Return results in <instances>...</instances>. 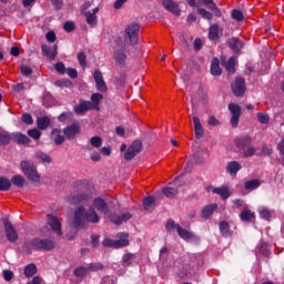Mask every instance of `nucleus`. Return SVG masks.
<instances>
[{"label": "nucleus", "instance_id": "obj_46", "mask_svg": "<svg viewBox=\"0 0 284 284\" xmlns=\"http://www.w3.org/2000/svg\"><path fill=\"white\" fill-rule=\"evenodd\" d=\"M27 134L31 136V139H34V141H39V139H41V131H39V129H31Z\"/></svg>", "mask_w": 284, "mask_h": 284}, {"label": "nucleus", "instance_id": "obj_20", "mask_svg": "<svg viewBox=\"0 0 284 284\" xmlns=\"http://www.w3.org/2000/svg\"><path fill=\"white\" fill-rule=\"evenodd\" d=\"M240 219L244 223H252L256 219V215L250 209H243L240 213Z\"/></svg>", "mask_w": 284, "mask_h": 284}, {"label": "nucleus", "instance_id": "obj_33", "mask_svg": "<svg viewBox=\"0 0 284 284\" xmlns=\"http://www.w3.org/2000/svg\"><path fill=\"white\" fill-rule=\"evenodd\" d=\"M178 234H179V236H181L183 239V241H190V240L194 239V235L190 231H187L181 226H178Z\"/></svg>", "mask_w": 284, "mask_h": 284}, {"label": "nucleus", "instance_id": "obj_7", "mask_svg": "<svg viewBox=\"0 0 284 284\" xmlns=\"http://www.w3.org/2000/svg\"><path fill=\"white\" fill-rule=\"evenodd\" d=\"M2 223L8 241H10V243H16V241L19 240V234L17 233V230H14V226H12V223L6 217L2 220Z\"/></svg>", "mask_w": 284, "mask_h": 284}, {"label": "nucleus", "instance_id": "obj_55", "mask_svg": "<svg viewBox=\"0 0 284 284\" xmlns=\"http://www.w3.org/2000/svg\"><path fill=\"white\" fill-rule=\"evenodd\" d=\"M20 72H21V74H23V77H30V74H32V68H30L28 65H21Z\"/></svg>", "mask_w": 284, "mask_h": 284}, {"label": "nucleus", "instance_id": "obj_36", "mask_svg": "<svg viewBox=\"0 0 284 284\" xmlns=\"http://www.w3.org/2000/svg\"><path fill=\"white\" fill-rule=\"evenodd\" d=\"M258 214L261 219H264L265 221H270V219H272V212L265 206H261L258 209Z\"/></svg>", "mask_w": 284, "mask_h": 284}, {"label": "nucleus", "instance_id": "obj_53", "mask_svg": "<svg viewBox=\"0 0 284 284\" xmlns=\"http://www.w3.org/2000/svg\"><path fill=\"white\" fill-rule=\"evenodd\" d=\"M134 258H136L134 254L128 253L122 257V261L125 265H130L131 261H134Z\"/></svg>", "mask_w": 284, "mask_h": 284}, {"label": "nucleus", "instance_id": "obj_12", "mask_svg": "<svg viewBox=\"0 0 284 284\" xmlns=\"http://www.w3.org/2000/svg\"><path fill=\"white\" fill-rule=\"evenodd\" d=\"M73 110H74L75 114L83 116V114H85V112H88L90 110H94V104H92V102H90V101L81 100L79 105H75L73 108Z\"/></svg>", "mask_w": 284, "mask_h": 284}, {"label": "nucleus", "instance_id": "obj_19", "mask_svg": "<svg viewBox=\"0 0 284 284\" xmlns=\"http://www.w3.org/2000/svg\"><path fill=\"white\" fill-rule=\"evenodd\" d=\"M41 50L42 54L47 57V59H50V61H54V59H57V45H53V48L50 49L48 44H42Z\"/></svg>", "mask_w": 284, "mask_h": 284}, {"label": "nucleus", "instance_id": "obj_39", "mask_svg": "<svg viewBox=\"0 0 284 284\" xmlns=\"http://www.w3.org/2000/svg\"><path fill=\"white\" fill-rule=\"evenodd\" d=\"M164 196H168V199H172V196H176L179 191L172 186H166L162 190Z\"/></svg>", "mask_w": 284, "mask_h": 284}, {"label": "nucleus", "instance_id": "obj_25", "mask_svg": "<svg viewBox=\"0 0 284 284\" xmlns=\"http://www.w3.org/2000/svg\"><path fill=\"white\" fill-rule=\"evenodd\" d=\"M226 170L231 176H236L239 174V171L241 170V163L237 161H231L229 162Z\"/></svg>", "mask_w": 284, "mask_h": 284}, {"label": "nucleus", "instance_id": "obj_4", "mask_svg": "<svg viewBox=\"0 0 284 284\" xmlns=\"http://www.w3.org/2000/svg\"><path fill=\"white\" fill-rule=\"evenodd\" d=\"M139 30H141L139 24H129L125 29V42L130 45H136V43H139Z\"/></svg>", "mask_w": 284, "mask_h": 284}, {"label": "nucleus", "instance_id": "obj_15", "mask_svg": "<svg viewBox=\"0 0 284 284\" xmlns=\"http://www.w3.org/2000/svg\"><path fill=\"white\" fill-rule=\"evenodd\" d=\"M209 192H212L213 194H217L219 196H221L222 201H226V199H230L231 193H230V187L223 185L220 187H214L211 186L209 189Z\"/></svg>", "mask_w": 284, "mask_h": 284}, {"label": "nucleus", "instance_id": "obj_49", "mask_svg": "<svg viewBox=\"0 0 284 284\" xmlns=\"http://www.w3.org/2000/svg\"><path fill=\"white\" fill-rule=\"evenodd\" d=\"M179 227H181V225L174 223L173 220H169L166 222V230H168V232H174V230H176V232H178Z\"/></svg>", "mask_w": 284, "mask_h": 284}, {"label": "nucleus", "instance_id": "obj_62", "mask_svg": "<svg viewBox=\"0 0 284 284\" xmlns=\"http://www.w3.org/2000/svg\"><path fill=\"white\" fill-rule=\"evenodd\" d=\"M78 61L82 68H85V64H87L85 53H83V52L78 53Z\"/></svg>", "mask_w": 284, "mask_h": 284}, {"label": "nucleus", "instance_id": "obj_64", "mask_svg": "<svg viewBox=\"0 0 284 284\" xmlns=\"http://www.w3.org/2000/svg\"><path fill=\"white\" fill-rule=\"evenodd\" d=\"M12 276H14V273H12V271H3L4 281H12Z\"/></svg>", "mask_w": 284, "mask_h": 284}, {"label": "nucleus", "instance_id": "obj_52", "mask_svg": "<svg viewBox=\"0 0 284 284\" xmlns=\"http://www.w3.org/2000/svg\"><path fill=\"white\" fill-rule=\"evenodd\" d=\"M22 123H26L27 125H32L34 123V120L32 119V115L30 113L22 114Z\"/></svg>", "mask_w": 284, "mask_h": 284}, {"label": "nucleus", "instance_id": "obj_8", "mask_svg": "<svg viewBox=\"0 0 284 284\" xmlns=\"http://www.w3.org/2000/svg\"><path fill=\"white\" fill-rule=\"evenodd\" d=\"M47 223L50 225L51 230L57 234V236H63V232H61V220H59V217L49 214L47 215Z\"/></svg>", "mask_w": 284, "mask_h": 284}, {"label": "nucleus", "instance_id": "obj_37", "mask_svg": "<svg viewBox=\"0 0 284 284\" xmlns=\"http://www.w3.org/2000/svg\"><path fill=\"white\" fill-rule=\"evenodd\" d=\"M73 274L79 278H83V276H88L90 273L88 271V266H79L73 271Z\"/></svg>", "mask_w": 284, "mask_h": 284}, {"label": "nucleus", "instance_id": "obj_44", "mask_svg": "<svg viewBox=\"0 0 284 284\" xmlns=\"http://www.w3.org/2000/svg\"><path fill=\"white\" fill-rule=\"evenodd\" d=\"M10 186H11L10 180L0 178V190L2 192H8V190H10Z\"/></svg>", "mask_w": 284, "mask_h": 284}, {"label": "nucleus", "instance_id": "obj_22", "mask_svg": "<svg viewBox=\"0 0 284 284\" xmlns=\"http://www.w3.org/2000/svg\"><path fill=\"white\" fill-rule=\"evenodd\" d=\"M236 146L240 148V150H245V148H250L252 145V138L245 135L236 138L235 140Z\"/></svg>", "mask_w": 284, "mask_h": 284}, {"label": "nucleus", "instance_id": "obj_32", "mask_svg": "<svg viewBox=\"0 0 284 284\" xmlns=\"http://www.w3.org/2000/svg\"><path fill=\"white\" fill-rule=\"evenodd\" d=\"M52 138L55 143V145H61L65 141V138L61 134V130L53 129L52 130Z\"/></svg>", "mask_w": 284, "mask_h": 284}, {"label": "nucleus", "instance_id": "obj_13", "mask_svg": "<svg viewBox=\"0 0 284 284\" xmlns=\"http://www.w3.org/2000/svg\"><path fill=\"white\" fill-rule=\"evenodd\" d=\"M232 90L235 97H243L245 94V80L243 78H236L232 83Z\"/></svg>", "mask_w": 284, "mask_h": 284}, {"label": "nucleus", "instance_id": "obj_10", "mask_svg": "<svg viewBox=\"0 0 284 284\" xmlns=\"http://www.w3.org/2000/svg\"><path fill=\"white\" fill-rule=\"evenodd\" d=\"M141 141H134L124 153L125 161H132V159H134V156L141 152Z\"/></svg>", "mask_w": 284, "mask_h": 284}, {"label": "nucleus", "instance_id": "obj_50", "mask_svg": "<svg viewBox=\"0 0 284 284\" xmlns=\"http://www.w3.org/2000/svg\"><path fill=\"white\" fill-rule=\"evenodd\" d=\"M36 156L37 159L42 161V163H50L52 161V159H50L49 155L43 152H38Z\"/></svg>", "mask_w": 284, "mask_h": 284}, {"label": "nucleus", "instance_id": "obj_6", "mask_svg": "<svg viewBox=\"0 0 284 284\" xmlns=\"http://www.w3.org/2000/svg\"><path fill=\"white\" fill-rule=\"evenodd\" d=\"M21 170L29 181H33L34 183H39V181H41V175L37 172V168L28 161L21 162Z\"/></svg>", "mask_w": 284, "mask_h": 284}, {"label": "nucleus", "instance_id": "obj_11", "mask_svg": "<svg viewBox=\"0 0 284 284\" xmlns=\"http://www.w3.org/2000/svg\"><path fill=\"white\" fill-rule=\"evenodd\" d=\"M93 79L99 92H108V84H105V80H103V73L99 70L93 71Z\"/></svg>", "mask_w": 284, "mask_h": 284}, {"label": "nucleus", "instance_id": "obj_63", "mask_svg": "<svg viewBox=\"0 0 284 284\" xmlns=\"http://www.w3.org/2000/svg\"><path fill=\"white\" fill-rule=\"evenodd\" d=\"M67 74H69L71 79H77L79 77V72H77L75 69L72 68L67 70Z\"/></svg>", "mask_w": 284, "mask_h": 284}, {"label": "nucleus", "instance_id": "obj_1", "mask_svg": "<svg viewBox=\"0 0 284 284\" xmlns=\"http://www.w3.org/2000/svg\"><path fill=\"white\" fill-rule=\"evenodd\" d=\"M94 207L98 212H102V214L108 213V203L103 199L98 197L93 201V205H90L88 209L85 206H78L75 209L71 225L73 227H85L87 223H99L101 217H99Z\"/></svg>", "mask_w": 284, "mask_h": 284}, {"label": "nucleus", "instance_id": "obj_2", "mask_svg": "<svg viewBox=\"0 0 284 284\" xmlns=\"http://www.w3.org/2000/svg\"><path fill=\"white\" fill-rule=\"evenodd\" d=\"M91 6V2H84L81 8V13L85 18L88 26L94 28V26L99 23V19L97 18V14H99V7H95L94 9H92V11H90Z\"/></svg>", "mask_w": 284, "mask_h": 284}, {"label": "nucleus", "instance_id": "obj_18", "mask_svg": "<svg viewBox=\"0 0 284 284\" xmlns=\"http://www.w3.org/2000/svg\"><path fill=\"white\" fill-rule=\"evenodd\" d=\"M80 132L81 128L77 123L69 125L63 130V133L67 136V139H74L75 134H79Z\"/></svg>", "mask_w": 284, "mask_h": 284}, {"label": "nucleus", "instance_id": "obj_30", "mask_svg": "<svg viewBox=\"0 0 284 284\" xmlns=\"http://www.w3.org/2000/svg\"><path fill=\"white\" fill-rule=\"evenodd\" d=\"M37 125L39 130H48V128L50 126V118L49 116L38 118Z\"/></svg>", "mask_w": 284, "mask_h": 284}, {"label": "nucleus", "instance_id": "obj_3", "mask_svg": "<svg viewBox=\"0 0 284 284\" xmlns=\"http://www.w3.org/2000/svg\"><path fill=\"white\" fill-rule=\"evenodd\" d=\"M29 245L32 247V250L43 251V252H50V250H54V241L50 239H33L29 242Z\"/></svg>", "mask_w": 284, "mask_h": 284}, {"label": "nucleus", "instance_id": "obj_47", "mask_svg": "<svg viewBox=\"0 0 284 284\" xmlns=\"http://www.w3.org/2000/svg\"><path fill=\"white\" fill-rule=\"evenodd\" d=\"M91 101H92V103H94L93 104L94 109L99 108V102L103 101V95L101 93H93L91 95Z\"/></svg>", "mask_w": 284, "mask_h": 284}, {"label": "nucleus", "instance_id": "obj_61", "mask_svg": "<svg viewBox=\"0 0 284 284\" xmlns=\"http://www.w3.org/2000/svg\"><path fill=\"white\" fill-rule=\"evenodd\" d=\"M63 28H64L65 32H72L74 30L75 26H74V22L68 21L64 23Z\"/></svg>", "mask_w": 284, "mask_h": 284}, {"label": "nucleus", "instance_id": "obj_38", "mask_svg": "<svg viewBox=\"0 0 284 284\" xmlns=\"http://www.w3.org/2000/svg\"><path fill=\"white\" fill-rule=\"evenodd\" d=\"M37 274V265L34 264H29L24 267V276L27 278H32V275Z\"/></svg>", "mask_w": 284, "mask_h": 284}, {"label": "nucleus", "instance_id": "obj_17", "mask_svg": "<svg viewBox=\"0 0 284 284\" xmlns=\"http://www.w3.org/2000/svg\"><path fill=\"white\" fill-rule=\"evenodd\" d=\"M109 219L111 223H114V225H121V223H125V221H130V219H132V214L128 212L121 215L111 214Z\"/></svg>", "mask_w": 284, "mask_h": 284}, {"label": "nucleus", "instance_id": "obj_26", "mask_svg": "<svg viewBox=\"0 0 284 284\" xmlns=\"http://www.w3.org/2000/svg\"><path fill=\"white\" fill-rule=\"evenodd\" d=\"M222 72L221 62L217 58H214L211 63V74H213V77H221Z\"/></svg>", "mask_w": 284, "mask_h": 284}, {"label": "nucleus", "instance_id": "obj_29", "mask_svg": "<svg viewBox=\"0 0 284 284\" xmlns=\"http://www.w3.org/2000/svg\"><path fill=\"white\" fill-rule=\"evenodd\" d=\"M114 59L119 65H123L128 55H125V51L123 49H118L114 51Z\"/></svg>", "mask_w": 284, "mask_h": 284}, {"label": "nucleus", "instance_id": "obj_31", "mask_svg": "<svg viewBox=\"0 0 284 284\" xmlns=\"http://www.w3.org/2000/svg\"><path fill=\"white\" fill-rule=\"evenodd\" d=\"M219 207L216 204H210L203 207L202 210V219H207L209 216H212L214 214V211Z\"/></svg>", "mask_w": 284, "mask_h": 284}, {"label": "nucleus", "instance_id": "obj_40", "mask_svg": "<svg viewBox=\"0 0 284 284\" xmlns=\"http://www.w3.org/2000/svg\"><path fill=\"white\" fill-rule=\"evenodd\" d=\"M10 134L6 131H0V145H8L10 143Z\"/></svg>", "mask_w": 284, "mask_h": 284}, {"label": "nucleus", "instance_id": "obj_35", "mask_svg": "<svg viewBox=\"0 0 284 284\" xmlns=\"http://www.w3.org/2000/svg\"><path fill=\"white\" fill-rule=\"evenodd\" d=\"M199 16L202 17V19H206V21H212L214 18V14L204 8L197 7Z\"/></svg>", "mask_w": 284, "mask_h": 284}, {"label": "nucleus", "instance_id": "obj_41", "mask_svg": "<svg viewBox=\"0 0 284 284\" xmlns=\"http://www.w3.org/2000/svg\"><path fill=\"white\" fill-rule=\"evenodd\" d=\"M257 121L262 125H267V123H270V115L267 113L260 112L257 113Z\"/></svg>", "mask_w": 284, "mask_h": 284}, {"label": "nucleus", "instance_id": "obj_14", "mask_svg": "<svg viewBox=\"0 0 284 284\" xmlns=\"http://www.w3.org/2000/svg\"><path fill=\"white\" fill-rule=\"evenodd\" d=\"M163 7L168 12H171V14H174L175 17H181V8L179 7L178 2H174L173 0H164Z\"/></svg>", "mask_w": 284, "mask_h": 284}, {"label": "nucleus", "instance_id": "obj_51", "mask_svg": "<svg viewBox=\"0 0 284 284\" xmlns=\"http://www.w3.org/2000/svg\"><path fill=\"white\" fill-rule=\"evenodd\" d=\"M91 145L93 148H101V145H103V140H101L99 136H93L91 138Z\"/></svg>", "mask_w": 284, "mask_h": 284}, {"label": "nucleus", "instance_id": "obj_58", "mask_svg": "<svg viewBox=\"0 0 284 284\" xmlns=\"http://www.w3.org/2000/svg\"><path fill=\"white\" fill-rule=\"evenodd\" d=\"M202 3H203L209 10H214V9H216V4L214 3V0H202Z\"/></svg>", "mask_w": 284, "mask_h": 284}, {"label": "nucleus", "instance_id": "obj_23", "mask_svg": "<svg viewBox=\"0 0 284 284\" xmlns=\"http://www.w3.org/2000/svg\"><path fill=\"white\" fill-rule=\"evenodd\" d=\"M13 141L18 143V145H30V138L23 133H14Z\"/></svg>", "mask_w": 284, "mask_h": 284}, {"label": "nucleus", "instance_id": "obj_54", "mask_svg": "<svg viewBox=\"0 0 284 284\" xmlns=\"http://www.w3.org/2000/svg\"><path fill=\"white\" fill-rule=\"evenodd\" d=\"M55 71L59 72V74H65L67 69H65V64H63V62H58L54 65Z\"/></svg>", "mask_w": 284, "mask_h": 284}, {"label": "nucleus", "instance_id": "obj_28", "mask_svg": "<svg viewBox=\"0 0 284 284\" xmlns=\"http://www.w3.org/2000/svg\"><path fill=\"white\" fill-rule=\"evenodd\" d=\"M219 30H220V27L216 23H213L209 28V39H210V41H219Z\"/></svg>", "mask_w": 284, "mask_h": 284}, {"label": "nucleus", "instance_id": "obj_57", "mask_svg": "<svg viewBox=\"0 0 284 284\" xmlns=\"http://www.w3.org/2000/svg\"><path fill=\"white\" fill-rule=\"evenodd\" d=\"M243 150H244V156H254V152H256V149H254V148L252 146V144L248 145V146H246V148L243 149Z\"/></svg>", "mask_w": 284, "mask_h": 284}, {"label": "nucleus", "instance_id": "obj_59", "mask_svg": "<svg viewBox=\"0 0 284 284\" xmlns=\"http://www.w3.org/2000/svg\"><path fill=\"white\" fill-rule=\"evenodd\" d=\"M45 38L49 43H54L57 41V34L54 33V31H49Z\"/></svg>", "mask_w": 284, "mask_h": 284}, {"label": "nucleus", "instance_id": "obj_43", "mask_svg": "<svg viewBox=\"0 0 284 284\" xmlns=\"http://www.w3.org/2000/svg\"><path fill=\"white\" fill-rule=\"evenodd\" d=\"M13 185H17V187H23L26 185V179L21 175H16L12 178Z\"/></svg>", "mask_w": 284, "mask_h": 284}, {"label": "nucleus", "instance_id": "obj_42", "mask_svg": "<svg viewBox=\"0 0 284 284\" xmlns=\"http://www.w3.org/2000/svg\"><path fill=\"white\" fill-rule=\"evenodd\" d=\"M257 187H261L258 180H251L245 183V190H256Z\"/></svg>", "mask_w": 284, "mask_h": 284}, {"label": "nucleus", "instance_id": "obj_16", "mask_svg": "<svg viewBox=\"0 0 284 284\" xmlns=\"http://www.w3.org/2000/svg\"><path fill=\"white\" fill-rule=\"evenodd\" d=\"M92 196L90 195H70L67 201L71 205H79V203H90Z\"/></svg>", "mask_w": 284, "mask_h": 284}, {"label": "nucleus", "instance_id": "obj_9", "mask_svg": "<svg viewBox=\"0 0 284 284\" xmlns=\"http://www.w3.org/2000/svg\"><path fill=\"white\" fill-rule=\"evenodd\" d=\"M229 110L232 114L231 125H232V128H237L239 126V120L241 119V106L239 104L231 103L229 105Z\"/></svg>", "mask_w": 284, "mask_h": 284}, {"label": "nucleus", "instance_id": "obj_27", "mask_svg": "<svg viewBox=\"0 0 284 284\" xmlns=\"http://www.w3.org/2000/svg\"><path fill=\"white\" fill-rule=\"evenodd\" d=\"M243 45H244L243 41L236 38H232L229 40V47L231 48V50H233V52H241V49L243 48Z\"/></svg>", "mask_w": 284, "mask_h": 284}, {"label": "nucleus", "instance_id": "obj_48", "mask_svg": "<svg viewBox=\"0 0 284 284\" xmlns=\"http://www.w3.org/2000/svg\"><path fill=\"white\" fill-rule=\"evenodd\" d=\"M231 17L235 21H243V19H245V16H243V12H241V10H236V9L232 11Z\"/></svg>", "mask_w": 284, "mask_h": 284}, {"label": "nucleus", "instance_id": "obj_21", "mask_svg": "<svg viewBox=\"0 0 284 284\" xmlns=\"http://www.w3.org/2000/svg\"><path fill=\"white\" fill-rule=\"evenodd\" d=\"M193 125L196 139H203V125L201 124V119L199 116H193Z\"/></svg>", "mask_w": 284, "mask_h": 284}, {"label": "nucleus", "instance_id": "obj_56", "mask_svg": "<svg viewBox=\"0 0 284 284\" xmlns=\"http://www.w3.org/2000/svg\"><path fill=\"white\" fill-rule=\"evenodd\" d=\"M152 205H154V199L152 196L144 197L143 200L144 209L148 210V207H152Z\"/></svg>", "mask_w": 284, "mask_h": 284}, {"label": "nucleus", "instance_id": "obj_24", "mask_svg": "<svg viewBox=\"0 0 284 284\" xmlns=\"http://www.w3.org/2000/svg\"><path fill=\"white\" fill-rule=\"evenodd\" d=\"M222 65H224L226 72L229 74H234L236 72L235 65H236V57H232L227 60V62H222Z\"/></svg>", "mask_w": 284, "mask_h": 284}, {"label": "nucleus", "instance_id": "obj_34", "mask_svg": "<svg viewBox=\"0 0 284 284\" xmlns=\"http://www.w3.org/2000/svg\"><path fill=\"white\" fill-rule=\"evenodd\" d=\"M220 232L222 236H232V231L230 230V223L222 221L220 223Z\"/></svg>", "mask_w": 284, "mask_h": 284}, {"label": "nucleus", "instance_id": "obj_5", "mask_svg": "<svg viewBox=\"0 0 284 284\" xmlns=\"http://www.w3.org/2000/svg\"><path fill=\"white\" fill-rule=\"evenodd\" d=\"M118 236L120 240L104 239L102 241V245L104 247H114L115 250H119V247H128V245H130V241H128V234L120 233Z\"/></svg>", "mask_w": 284, "mask_h": 284}, {"label": "nucleus", "instance_id": "obj_45", "mask_svg": "<svg viewBox=\"0 0 284 284\" xmlns=\"http://www.w3.org/2000/svg\"><path fill=\"white\" fill-rule=\"evenodd\" d=\"M87 270L90 274V272H100V270H103V264L101 263H92L87 266Z\"/></svg>", "mask_w": 284, "mask_h": 284}, {"label": "nucleus", "instance_id": "obj_60", "mask_svg": "<svg viewBox=\"0 0 284 284\" xmlns=\"http://www.w3.org/2000/svg\"><path fill=\"white\" fill-rule=\"evenodd\" d=\"M207 123L209 125L216 126L221 124V121H219L214 115H210Z\"/></svg>", "mask_w": 284, "mask_h": 284}]
</instances>
